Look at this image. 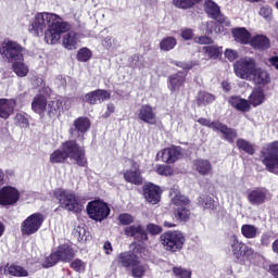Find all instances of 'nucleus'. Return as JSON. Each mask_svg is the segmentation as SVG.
<instances>
[{"label":"nucleus","mask_w":278,"mask_h":278,"mask_svg":"<svg viewBox=\"0 0 278 278\" xmlns=\"http://www.w3.org/2000/svg\"><path fill=\"white\" fill-rule=\"evenodd\" d=\"M198 123L200 125H203V127H208V129H212L213 131H220V134H223L226 138V140H228V142H233V140H236V138H238V132L236 131V129L233 128H229L227 127V125L215 121V122H211L207 118H199Z\"/></svg>","instance_id":"nucleus-9"},{"label":"nucleus","mask_w":278,"mask_h":278,"mask_svg":"<svg viewBox=\"0 0 278 278\" xmlns=\"http://www.w3.org/2000/svg\"><path fill=\"white\" fill-rule=\"evenodd\" d=\"M241 235L248 240H253L260 236V228L255 225L244 224L241 226Z\"/></svg>","instance_id":"nucleus-32"},{"label":"nucleus","mask_w":278,"mask_h":278,"mask_svg":"<svg viewBox=\"0 0 278 278\" xmlns=\"http://www.w3.org/2000/svg\"><path fill=\"white\" fill-rule=\"evenodd\" d=\"M270 240H273V233L265 232L261 237V244H263V247H268V244H270Z\"/></svg>","instance_id":"nucleus-59"},{"label":"nucleus","mask_w":278,"mask_h":278,"mask_svg":"<svg viewBox=\"0 0 278 278\" xmlns=\"http://www.w3.org/2000/svg\"><path fill=\"white\" fill-rule=\"evenodd\" d=\"M204 11L210 18H214V21H217L218 23H225V15L220 13V7L213 0H205Z\"/></svg>","instance_id":"nucleus-19"},{"label":"nucleus","mask_w":278,"mask_h":278,"mask_svg":"<svg viewBox=\"0 0 278 278\" xmlns=\"http://www.w3.org/2000/svg\"><path fill=\"white\" fill-rule=\"evenodd\" d=\"M14 108H16V100L0 99V118H10L14 114Z\"/></svg>","instance_id":"nucleus-22"},{"label":"nucleus","mask_w":278,"mask_h":278,"mask_svg":"<svg viewBox=\"0 0 278 278\" xmlns=\"http://www.w3.org/2000/svg\"><path fill=\"white\" fill-rule=\"evenodd\" d=\"M62 45L67 51H75L79 45V35L75 31H68L63 35Z\"/></svg>","instance_id":"nucleus-24"},{"label":"nucleus","mask_w":278,"mask_h":278,"mask_svg":"<svg viewBox=\"0 0 278 278\" xmlns=\"http://www.w3.org/2000/svg\"><path fill=\"white\" fill-rule=\"evenodd\" d=\"M181 155H184V149L172 146L157 152L156 160H161V162H165L166 164H175L177 160H181Z\"/></svg>","instance_id":"nucleus-12"},{"label":"nucleus","mask_w":278,"mask_h":278,"mask_svg":"<svg viewBox=\"0 0 278 278\" xmlns=\"http://www.w3.org/2000/svg\"><path fill=\"white\" fill-rule=\"evenodd\" d=\"M92 58V52L88 48H81L77 53L78 62H88Z\"/></svg>","instance_id":"nucleus-47"},{"label":"nucleus","mask_w":278,"mask_h":278,"mask_svg":"<svg viewBox=\"0 0 278 278\" xmlns=\"http://www.w3.org/2000/svg\"><path fill=\"white\" fill-rule=\"evenodd\" d=\"M249 103L250 106L252 105L253 108H257L266 101V94L264 93V89L262 88H256L254 89L251 94L249 96Z\"/></svg>","instance_id":"nucleus-29"},{"label":"nucleus","mask_w":278,"mask_h":278,"mask_svg":"<svg viewBox=\"0 0 278 278\" xmlns=\"http://www.w3.org/2000/svg\"><path fill=\"white\" fill-rule=\"evenodd\" d=\"M173 273L177 278H192V271L181 267H174Z\"/></svg>","instance_id":"nucleus-48"},{"label":"nucleus","mask_w":278,"mask_h":278,"mask_svg":"<svg viewBox=\"0 0 278 278\" xmlns=\"http://www.w3.org/2000/svg\"><path fill=\"white\" fill-rule=\"evenodd\" d=\"M103 249H104L106 255H110V253H112V251H113L112 243L110 241L104 242Z\"/></svg>","instance_id":"nucleus-63"},{"label":"nucleus","mask_w":278,"mask_h":278,"mask_svg":"<svg viewBox=\"0 0 278 278\" xmlns=\"http://www.w3.org/2000/svg\"><path fill=\"white\" fill-rule=\"evenodd\" d=\"M88 129H90V119L88 117H78L74 121V128L71 129V135L73 138L84 141V136Z\"/></svg>","instance_id":"nucleus-15"},{"label":"nucleus","mask_w":278,"mask_h":278,"mask_svg":"<svg viewBox=\"0 0 278 278\" xmlns=\"http://www.w3.org/2000/svg\"><path fill=\"white\" fill-rule=\"evenodd\" d=\"M201 1L203 0H173V4L180 10H190V8H194L197 3H201Z\"/></svg>","instance_id":"nucleus-40"},{"label":"nucleus","mask_w":278,"mask_h":278,"mask_svg":"<svg viewBox=\"0 0 278 278\" xmlns=\"http://www.w3.org/2000/svg\"><path fill=\"white\" fill-rule=\"evenodd\" d=\"M31 109L36 112V114H43L45 110H47V98L45 96L35 97Z\"/></svg>","instance_id":"nucleus-34"},{"label":"nucleus","mask_w":278,"mask_h":278,"mask_svg":"<svg viewBox=\"0 0 278 278\" xmlns=\"http://www.w3.org/2000/svg\"><path fill=\"white\" fill-rule=\"evenodd\" d=\"M220 31V27L216 25L215 22H207L206 23V34L210 36V34H218Z\"/></svg>","instance_id":"nucleus-53"},{"label":"nucleus","mask_w":278,"mask_h":278,"mask_svg":"<svg viewBox=\"0 0 278 278\" xmlns=\"http://www.w3.org/2000/svg\"><path fill=\"white\" fill-rule=\"evenodd\" d=\"M232 36L236 42L240 45H249L251 42V33L247 28H236L232 30Z\"/></svg>","instance_id":"nucleus-31"},{"label":"nucleus","mask_w":278,"mask_h":278,"mask_svg":"<svg viewBox=\"0 0 278 278\" xmlns=\"http://www.w3.org/2000/svg\"><path fill=\"white\" fill-rule=\"evenodd\" d=\"M112 42H114V39H112V37L108 36L104 38V40L102 41L103 47H105L106 49H110L112 47Z\"/></svg>","instance_id":"nucleus-62"},{"label":"nucleus","mask_w":278,"mask_h":278,"mask_svg":"<svg viewBox=\"0 0 278 278\" xmlns=\"http://www.w3.org/2000/svg\"><path fill=\"white\" fill-rule=\"evenodd\" d=\"M262 162L269 173L278 169V141L267 143L261 151Z\"/></svg>","instance_id":"nucleus-7"},{"label":"nucleus","mask_w":278,"mask_h":278,"mask_svg":"<svg viewBox=\"0 0 278 278\" xmlns=\"http://www.w3.org/2000/svg\"><path fill=\"white\" fill-rule=\"evenodd\" d=\"M15 123L18 127L27 128L29 127V119H27V114L25 113H17L15 115Z\"/></svg>","instance_id":"nucleus-49"},{"label":"nucleus","mask_w":278,"mask_h":278,"mask_svg":"<svg viewBox=\"0 0 278 278\" xmlns=\"http://www.w3.org/2000/svg\"><path fill=\"white\" fill-rule=\"evenodd\" d=\"M59 262H60V258L58 257V254L54 252L48 257H46V260L42 263V266L43 268H51L55 266V264H58Z\"/></svg>","instance_id":"nucleus-46"},{"label":"nucleus","mask_w":278,"mask_h":278,"mask_svg":"<svg viewBox=\"0 0 278 278\" xmlns=\"http://www.w3.org/2000/svg\"><path fill=\"white\" fill-rule=\"evenodd\" d=\"M42 223H45V215L42 213L31 214L21 224L22 236H34V233H38L40 227H42Z\"/></svg>","instance_id":"nucleus-8"},{"label":"nucleus","mask_w":278,"mask_h":278,"mask_svg":"<svg viewBox=\"0 0 278 278\" xmlns=\"http://www.w3.org/2000/svg\"><path fill=\"white\" fill-rule=\"evenodd\" d=\"M237 147L240 151H244V153H248V155L255 154V148H253V144H251L249 141L244 139H238Z\"/></svg>","instance_id":"nucleus-43"},{"label":"nucleus","mask_w":278,"mask_h":278,"mask_svg":"<svg viewBox=\"0 0 278 278\" xmlns=\"http://www.w3.org/2000/svg\"><path fill=\"white\" fill-rule=\"evenodd\" d=\"M87 214L92 220L101 223V220H105L110 216V206L101 200H94L88 203Z\"/></svg>","instance_id":"nucleus-11"},{"label":"nucleus","mask_w":278,"mask_h":278,"mask_svg":"<svg viewBox=\"0 0 278 278\" xmlns=\"http://www.w3.org/2000/svg\"><path fill=\"white\" fill-rule=\"evenodd\" d=\"M269 273L274 278H278V264L269 265Z\"/></svg>","instance_id":"nucleus-60"},{"label":"nucleus","mask_w":278,"mask_h":278,"mask_svg":"<svg viewBox=\"0 0 278 278\" xmlns=\"http://www.w3.org/2000/svg\"><path fill=\"white\" fill-rule=\"evenodd\" d=\"M111 94L108 90L98 89L91 91L85 96L87 103L90 105H97V103H103V101H109Z\"/></svg>","instance_id":"nucleus-21"},{"label":"nucleus","mask_w":278,"mask_h":278,"mask_svg":"<svg viewBox=\"0 0 278 278\" xmlns=\"http://www.w3.org/2000/svg\"><path fill=\"white\" fill-rule=\"evenodd\" d=\"M160 240L165 251H169L170 253L181 251L184 244H186V236L179 230H168L161 235Z\"/></svg>","instance_id":"nucleus-6"},{"label":"nucleus","mask_w":278,"mask_h":278,"mask_svg":"<svg viewBox=\"0 0 278 278\" xmlns=\"http://www.w3.org/2000/svg\"><path fill=\"white\" fill-rule=\"evenodd\" d=\"M71 29V24L63 22L62 17L55 13L40 12L36 13L34 21L28 27L33 36H42L47 45H58L63 34Z\"/></svg>","instance_id":"nucleus-1"},{"label":"nucleus","mask_w":278,"mask_h":278,"mask_svg":"<svg viewBox=\"0 0 278 278\" xmlns=\"http://www.w3.org/2000/svg\"><path fill=\"white\" fill-rule=\"evenodd\" d=\"M138 256L136 254L128 252H122L116 257V263L121 266V268H131V266L136 263Z\"/></svg>","instance_id":"nucleus-23"},{"label":"nucleus","mask_w":278,"mask_h":278,"mask_svg":"<svg viewBox=\"0 0 278 278\" xmlns=\"http://www.w3.org/2000/svg\"><path fill=\"white\" fill-rule=\"evenodd\" d=\"M215 100L216 98L212 93L205 91L198 93V105H207L208 103H214Z\"/></svg>","instance_id":"nucleus-44"},{"label":"nucleus","mask_w":278,"mask_h":278,"mask_svg":"<svg viewBox=\"0 0 278 278\" xmlns=\"http://www.w3.org/2000/svg\"><path fill=\"white\" fill-rule=\"evenodd\" d=\"M229 245L232 254L239 264H251L255 258V251L247 243L240 241L238 236L232 235L229 240Z\"/></svg>","instance_id":"nucleus-5"},{"label":"nucleus","mask_w":278,"mask_h":278,"mask_svg":"<svg viewBox=\"0 0 278 278\" xmlns=\"http://www.w3.org/2000/svg\"><path fill=\"white\" fill-rule=\"evenodd\" d=\"M250 81H253L257 85L266 86V84L270 81V76L268 75V72L262 68H256Z\"/></svg>","instance_id":"nucleus-30"},{"label":"nucleus","mask_w":278,"mask_h":278,"mask_svg":"<svg viewBox=\"0 0 278 278\" xmlns=\"http://www.w3.org/2000/svg\"><path fill=\"white\" fill-rule=\"evenodd\" d=\"M71 268L76 273H84L86 270V263L84 261L76 258L71 263Z\"/></svg>","instance_id":"nucleus-51"},{"label":"nucleus","mask_w":278,"mask_h":278,"mask_svg":"<svg viewBox=\"0 0 278 278\" xmlns=\"http://www.w3.org/2000/svg\"><path fill=\"white\" fill-rule=\"evenodd\" d=\"M147 230L152 236H157L159 233H162V228L160 226L155 225V224H149L147 226Z\"/></svg>","instance_id":"nucleus-57"},{"label":"nucleus","mask_w":278,"mask_h":278,"mask_svg":"<svg viewBox=\"0 0 278 278\" xmlns=\"http://www.w3.org/2000/svg\"><path fill=\"white\" fill-rule=\"evenodd\" d=\"M180 36L184 40H192V38H194V30L185 28L181 30Z\"/></svg>","instance_id":"nucleus-56"},{"label":"nucleus","mask_w":278,"mask_h":278,"mask_svg":"<svg viewBox=\"0 0 278 278\" xmlns=\"http://www.w3.org/2000/svg\"><path fill=\"white\" fill-rule=\"evenodd\" d=\"M193 40L197 45H212L214 42V39L207 36L194 37Z\"/></svg>","instance_id":"nucleus-54"},{"label":"nucleus","mask_w":278,"mask_h":278,"mask_svg":"<svg viewBox=\"0 0 278 278\" xmlns=\"http://www.w3.org/2000/svg\"><path fill=\"white\" fill-rule=\"evenodd\" d=\"M174 214L176 220H179L180 223H186V220H189L190 218V210L186 206L176 208Z\"/></svg>","instance_id":"nucleus-45"},{"label":"nucleus","mask_w":278,"mask_h":278,"mask_svg":"<svg viewBox=\"0 0 278 278\" xmlns=\"http://www.w3.org/2000/svg\"><path fill=\"white\" fill-rule=\"evenodd\" d=\"M169 197L172 199V204L175 205L176 210L178 207H186L190 201L182 195L176 188L170 189Z\"/></svg>","instance_id":"nucleus-28"},{"label":"nucleus","mask_w":278,"mask_h":278,"mask_svg":"<svg viewBox=\"0 0 278 278\" xmlns=\"http://www.w3.org/2000/svg\"><path fill=\"white\" fill-rule=\"evenodd\" d=\"M59 262H71L75 257V251L68 244H62L55 251Z\"/></svg>","instance_id":"nucleus-27"},{"label":"nucleus","mask_w":278,"mask_h":278,"mask_svg":"<svg viewBox=\"0 0 278 278\" xmlns=\"http://www.w3.org/2000/svg\"><path fill=\"white\" fill-rule=\"evenodd\" d=\"M177 47V39L175 37H165L160 42L161 51H173Z\"/></svg>","instance_id":"nucleus-41"},{"label":"nucleus","mask_w":278,"mask_h":278,"mask_svg":"<svg viewBox=\"0 0 278 278\" xmlns=\"http://www.w3.org/2000/svg\"><path fill=\"white\" fill-rule=\"evenodd\" d=\"M134 220V216L127 213H123L118 216V222L121 223V225H131Z\"/></svg>","instance_id":"nucleus-52"},{"label":"nucleus","mask_w":278,"mask_h":278,"mask_svg":"<svg viewBox=\"0 0 278 278\" xmlns=\"http://www.w3.org/2000/svg\"><path fill=\"white\" fill-rule=\"evenodd\" d=\"M63 110L62 100L58 99L48 103V112L52 116H60Z\"/></svg>","instance_id":"nucleus-42"},{"label":"nucleus","mask_w":278,"mask_h":278,"mask_svg":"<svg viewBox=\"0 0 278 278\" xmlns=\"http://www.w3.org/2000/svg\"><path fill=\"white\" fill-rule=\"evenodd\" d=\"M143 197L148 203L157 205V202L162 199V191L160 190V187L153 184H146L143 186Z\"/></svg>","instance_id":"nucleus-16"},{"label":"nucleus","mask_w":278,"mask_h":278,"mask_svg":"<svg viewBox=\"0 0 278 278\" xmlns=\"http://www.w3.org/2000/svg\"><path fill=\"white\" fill-rule=\"evenodd\" d=\"M138 118L139 121H142V123H147L148 125L157 124V115L155 114L153 106H151L150 104L141 105V108L139 109Z\"/></svg>","instance_id":"nucleus-18"},{"label":"nucleus","mask_w":278,"mask_h":278,"mask_svg":"<svg viewBox=\"0 0 278 278\" xmlns=\"http://www.w3.org/2000/svg\"><path fill=\"white\" fill-rule=\"evenodd\" d=\"M156 173L159 175H164L165 177H168V175H173V169H170V167L168 166L157 165Z\"/></svg>","instance_id":"nucleus-55"},{"label":"nucleus","mask_w":278,"mask_h":278,"mask_svg":"<svg viewBox=\"0 0 278 278\" xmlns=\"http://www.w3.org/2000/svg\"><path fill=\"white\" fill-rule=\"evenodd\" d=\"M269 62L273 66H275V68L278 70V56H274V58L269 59Z\"/></svg>","instance_id":"nucleus-64"},{"label":"nucleus","mask_w":278,"mask_h":278,"mask_svg":"<svg viewBox=\"0 0 278 278\" xmlns=\"http://www.w3.org/2000/svg\"><path fill=\"white\" fill-rule=\"evenodd\" d=\"M198 204L201 210H216L214 199H212L210 195H200Z\"/></svg>","instance_id":"nucleus-38"},{"label":"nucleus","mask_w":278,"mask_h":278,"mask_svg":"<svg viewBox=\"0 0 278 278\" xmlns=\"http://www.w3.org/2000/svg\"><path fill=\"white\" fill-rule=\"evenodd\" d=\"M194 166L195 170H198V173L204 177L205 175H210L212 173V163H210L207 160H197L194 162Z\"/></svg>","instance_id":"nucleus-35"},{"label":"nucleus","mask_w":278,"mask_h":278,"mask_svg":"<svg viewBox=\"0 0 278 278\" xmlns=\"http://www.w3.org/2000/svg\"><path fill=\"white\" fill-rule=\"evenodd\" d=\"M74 160L78 166H86V152L84 148L79 147L76 141H66L62 146V150H55L50 154L51 164H62L66 160Z\"/></svg>","instance_id":"nucleus-3"},{"label":"nucleus","mask_w":278,"mask_h":278,"mask_svg":"<svg viewBox=\"0 0 278 278\" xmlns=\"http://www.w3.org/2000/svg\"><path fill=\"white\" fill-rule=\"evenodd\" d=\"M0 55L12 62V70L17 77H27L29 66L23 62V47L15 41H4L0 48Z\"/></svg>","instance_id":"nucleus-2"},{"label":"nucleus","mask_w":278,"mask_h":278,"mask_svg":"<svg viewBox=\"0 0 278 278\" xmlns=\"http://www.w3.org/2000/svg\"><path fill=\"white\" fill-rule=\"evenodd\" d=\"M204 53L208 55L211 60H218L220 55L223 54V47L218 46H205L203 47Z\"/></svg>","instance_id":"nucleus-36"},{"label":"nucleus","mask_w":278,"mask_h":278,"mask_svg":"<svg viewBox=\"0 0 278 278\" xmlns=\"http://www.w3.org/2000/svg\"><path fill=\"white\" fill-rule=\"evenodd\" d=\"M125 236L128 238H135L139 242H144L148 240L149 236L147 235V230L140 224H134L124 229Z\"/></svg>","instance_id":"nucleus-17"},{"label":"nucleus","mask_w":278,"mask_h":278,"mask_svg":"<svg viewBox=\"0 0 278 278\" xmlns=\"http://www.w3.org/2000/svg\"><path fill=\"white\" fill-rule=\"evenodd\" d=\"M132 277L142 278L144 277V273H147V265L142 264L138 258L135 264L130 266Z\"/></svg>","instance_id":"nucleus-37"},{"label":"nucleus","mask_w":278,"mask_h":278,"mask_svg":"<svg viewBox=\"0 0 278 278\" xmlns=\"http://www.w3.org/2000/svg\"><path fill=\"white\" fill-rule=\"evenodd\" d=\"M186 74L184 72L169 76V90H172V92H179V90L184 88Z\"/></svg>","instance_id":"nucleus-25"},{"label":"nucleus","mask_w":278,"mask_h":278,"mask_svg":"<svg viewBox=\"0 0 278 278\" xmlns=\"http://www.w3.org/2000/svg\"><path fill=\"white\" fill-rule=\"evenodd\" d=\"M7 273L12 277H29V271L18 265H10Z\"/></svg>","instance_id":"nucleus-39"},{"label":"nucleus","mask_w":278,"mask_h":278,"mask_svg":"<svg viewBox=\"0 0 278 278\" xmlns=\"http://www.w3.org/2000/svg\"><path fill=\"white\" fill-rule=\"evenodd\" d=\"M114 110H115L114 104L109 103L106 106V112L103 114V117L104 118L110 117L111 114H114Z\"/></svg>","instance_id":"nucleus-61"},{"label":"nucleus","mask_w":278,"mask_h":278,"mask_svg":"<svg viewBox=\"0 0 278 278\" xmlns=\"http://www.w3.org/2000/svg\"><path fill=\"white\" fill-rule=\"evenodd\" d=\"M228 102L231 106L235 108V110H238V112H251V103L247 99H242L238 96H232Z\"/></svg>","instance_id":"nucleus-26"},{"label":"nucleus","mask_w":278,"mask_h":278,"mask_svg":"<svg viewBox=\"0 0 278 278\" xmlns=\"http://www.w3.org/2000/svg\"><path fill=\"white\" fill-rule=\"evenodd\" d=\"M258 14L265 18V21H270V18H273V8H270V5H263L260 9Z\"/></svg>","instance_id":"nucleus-50"},{"label":"nucleus","mask_w":278,"mask_h":278,"mask_svg":"<svg viewBox=\"0 0 278 278\" xmlns=\"http://www.w3.org/2000/svg\"><path fill=\"white\" fill-rule=\"evenodd\" d=\"M248 201L250 205H264L266 201H270V192L268 189L255 188L248 192Z\"/></svg>","instance_id":"nucleus-14"},{"label":"nucleus","mask_w":278,"mask_h":278,"mask_svg":"<svg viewBox=\"0 0 278 278\" xmlns=\"http://www.w3.org/2000/svg\"><path fill=\"white\" fill-rule=\"evenodd\" d=\"M225 58H227V60H229V62H233L235 60H238V52L232 49H226Z\"/></svg>","instance_id":"nucleus-58"},{"label":"nucleus","mask_w":278,"mask_h":278,"mask_svg":"<svg viewBox=\"0 0 278 278\" xmlns=\"http://www.w3.org/2000/svg\"><path fill=\"white\" fill-rule=\"evenodd\" d=\"M124 179L127 181V184H132L134 186H142L144 181L142 178V172L136 163L134 164L132 168L124 173Z\"/></svg>","instance_id":"nucleus-20"},{"label":"nucleus","mask_w":278,"mask_h":278,"mask_svg":"<svg viewBox=\"0 0 278 278\" xmlns=\"http://www.w3.org/2000/svg\"><path fill=\"white\" fill-rule=\"evenodd\" d=\"M256 68L257 64L255 63V60L251 58L240 59L235 64V73L237 77H240V79H247L248 81H250V79L253 77Z\"/></svg>","instance_id":"nucleus-10"},{"label":"nucleus","mask_w":278,"mask_h":278,"mask_svg":"<svg viewBox=\"0 0 278 278\" xmlns=\"http://www.w3.org/2000/svg\"><path fill=\"white\" fill-rule=\"evenodd\" d=\"M21 199V193L18 189L14 187H3L0 189V205L3 207L8 205H14Z\"/></svg>","instance_id":"nucleus-13"},{"label":"nucleus","mask_w":278,"mask_h":278,"mask_svg":"<svg viewBox=\"0 0 278 278\" xmlns=\"http://www.w3.org/2000/svg\"><path fill=\"white\" fill-rule=\"evenodd\" d=\"M53 194L54 198L59 201L60 207H62V210L74 212L75 214H79V212L84 210L81 198H79L75 191L59 188L53 191Z\"/></svg>","instance_id":"nucleus-4"},{"label":"nucleus","mask_w":278,"mask_h":278,"mask_svg":"<svg viewBox=\"0 0 278 278\" xmlns=\"http://www.w3.org/2000/svg\"><path fill=\"white\" fill-rule=\"evenodd\" d=\"M250 42L251 47L254 49H260L261 51H264V49H268V47H270V41L264 35L255 36Z\"/></svg>","instance_id":"nucleus-33"}]
</instances>
